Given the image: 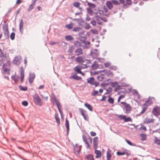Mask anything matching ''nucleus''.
Listing matches in <instances>:
<instances>
[{"label": "nucleus", "instance_id": "obj_1", "mask_svg": "<svg viewBox=\"0 0 160 160\" xmlns=\"http://www.w3.org/2000/svg\"><path fill=\"white\" fill-rule=\"evenodd\" d=\"M3 22L4 24L2 25V30L5 37L6 39H8L9 38L8 23L7 22V21H4Z\"/></svg>", "mask_w": 160, "mask_h": 160}, {"label": "nucleus", "instance_id": "obj_2", "mask_svg": "<svg viewBox=\"0 0 160 160\" xmlns=\"http://www.w3.org/2000/svg\"><path fill=\"white\" fill-rule=\"evenodd\" d=\"M34 101L35 103L39 106H42V105L41 102V100L40 98L37 93H35L33 96Z\"/></svg>", "mask_w": 160, "mask_h": 160}, {"label": "nucleus", "instance_id": "obj_3", "mask_svg": "<svg viewBox=\"0 0 160 160\" xmlns=\"http://www.w3.org/2000/svg\"><path fill=\"white\" fill-rule=\"evenodd\" d=\"M79 110L84 120L86 121H88L89 118L87 111L82 108H79Z\"/></svg>", "mask_w": 160, "mask_h": 160}, {"label": "nucleus", "instance_id": "obj_4", "mask_svg": "<svg viewBox=\"0 0 160 160\" xmlns=\"http://www.w3.org/2000/svg\"><path fill=\"white\" fill-rule=\"evenodd\" d=\"M121 104L124 106L126 110V113H130L132 111V107L129 104L127 103L126 102H122Z\"/></svg>", "mask_w": 160, "mask_h": 160}, {"label": "nucleus", "instance_id": "obj_5", "mask_svg": "<svg viewBox=\"0 0 160 160\" xmlns=\"http://www.w3.org/2000/svg\"><path fill=\"white\" fill-rule=\"evenodd\" d=\"M83 65H85V67H83L82 66L78 65L75 67L74 68V70L77 73H79L81 71V69H85L90 67L89 66H88L87 64H82Z\"/></svg>", "mask_w": 160, "mask_h": 160}, {"label": "nucleus", "instance_id": "obj_6", "mask_svg": "<svg viewBox=\"0 0 160 160\" xmlns=\"http://www.w3.org/2000/svg\"><path fill=\"white\" fill-rule=\"evenodd\" d=\"M118 118L120 120H123L125 122L132 121V119L130 117H127L125 115H120L118 116Z\"/></svg>", "mask_w": 160, "mask_h": 160}, {"label": "nucleus", "instance_id": "obj_7", "mask_svg": "<svg viewBox=\"0 0 160 160\" xmlns=\"http://www.w3.org/2000/svg\"><path fill=\"white\" fill-rule=\"evenodd\" d=\"M21 62V57L20 56L15 57L12 61V63L15 65H19Z\"/></svg>", "mask_w": 160, "mask_h": 160}, {"label": "nucleus", "instance_id": "obj_8", "mask_svg": "<svg viewBox=\"0 0 160 160\" xmlns=\"http://www.w3.org/2000/svg\"><path fill=\"white\" fill-rule=\"evenodd\" d=\"M152 112L153 114L156 116H159L160 115V111L158 106H156L153 108L152 111Z\"/></svg>", "mask_w": 160, "mask_h": 160}, {"label": "nucleus", "instance_id": "obj_9", "mask_svg": "<svg viewBox=\"0 0 160 160\" xmlns=\"http://www.w3.org/2000/svg\"><path fill=\"white\" fill-rule=\"evenodd\" d=\"M36 77V75L34 73H30L28 78L29 82L30 84L32 83Z\"/></svg>", "mask_w": 160, "mask_h": 160}, {"label": "nucleus", "instance_id": "obj_10", "mask_svg": "<svg viewBox=\"0 0 160 160\" xmlns=\"http://www.w3.org/2000/svg\"><path fill=\"white\" fill-rule=\"evenodd\" d=\"M90 55L93 59L97 58H98L99 55V53L91 50Z\"/></svg>", "mask_w": 160, "mask_h": 160}, {"label": "nucleus", "instance_id": "obj_11", "mask_svg": "<svg viewBox=\"0 0 160 160\" xmlns=\"http://www.w3.org/2000/svg\"><path fill=\"white\" fill-rule=\"evenodd\" d=\"M65 125L67 129V135L68 136L69 131V121L67 118H66Z\"/></svg>", "mask_w": 160, "mask_h": 160}, {"label": "nucleus", "instance_id": "obj_12", "mask_svg": "<svg viewBox=\"0 0 160 160\" xmlns=\"http://www.w3.org/2000/svg\"><path fill=\"white\" fill-rule=\"evenodd\" d=\"M23 22L22 19H20V22L19 25L20 32L21 34L23 33Z\"/></svg>", "mask_w": 160, "mask_h": 160}, {"label": "nucleus", "instance_id": "obj_13", "mask_svg": "<svg viewBox=\"0 0 160 160\" xmlns=\"http://www.w3.org/2000/svg\"><path fill=\"white\" fill-rule=\"evenodd\" d=\"M87 82L88 83H90L91 85H93V83L95 81V78L93 77H91L88 78L87 79Z\"/></svg>", "mask_w": 160, "mask_h": 160}, {"label": "nucleus", "instance_id": "obj_14", "mask_svg": "<svg viewBox=\"0 0 160 160\" xmlns=\"http://www.w3.org/2000/svg\"><path fill=\"white\" fill-rule=\"evenodd\" d=\"M107 8L109 10H111L113 7V5L111 1H107L106 3Z\"/></svg>", "mask_w": 160, "mask_h": 160}, {"label": "nucleus", "instance_id": "obj_15", "mask_svg": "<svg viewBox=\"0 0 160 160\" xmlns=\"http://www.w3.org/2000/svg\"><path fill=\"white\" fill-rule=\"evenodd\" d=\"M70 78H73L76 80H82V78L81 77H80L77 75L76 73H75L73 75L71 76L70 77Z\"/></svg>", "mask_w": 160, "mask_h": 160}, {"label": "nucleus", "instance_id": "obj_16", "mask_svg": "<svg viewBox=\"0 0 160 160\" xmlns=\"http://www.w3.org/2000/svg\"><path fill=\"white\" fill-rule=\"evenodd\" d=\"M95 153L96 154L95 157L96 158H98L101 157L102 153L100 151L97 149L95 150Z\"/></svg>", "mask_w": 160, "mask_h": 160}, {"label": "nucleus", "instance_id": "obj_17", "mask_svg": "<svg viewBox=\"0 0 160 160\" xmlns=\"http://www.w3.org/2000/svg\"><path fill=\"white\" fill-rule=\"evenodd\" d=\"M75 52L77 55H79L83 53L82 50L81 48H79L76 49Z\"/></svg>", "mask_w": 160, "mask_h": 160}, {"label": "nucleus", "instance_id": "obj_18", "mask_svg": "<svg viewBox=\"0 0 160 160\" xmlns=\"http://www.w3.org/2000/svg\"><path fill=\"white\" fill-rule=\"evenodd\" d=\"M76 61L78 63H82V64L84 62V60L81 57H78L76 58Z\"/></svg>", "mask_w": 160, "mask_h": 160}, {"label": "nucleus", "instance_id": "obj_19", "mask_svg": "<svg viewBox=\"0 0 160 160\" xmlns=\"http://www.w3.org/2000/svg\"><path fill=\"white\" fill-rule=\"evenodd\" d=\"M11 78L16 83L18 82L19 79V76H16V74L14 76H12Z\"/></svg>", "mask_w": 160, "mask_h": 160}, {"label": "nucleus", "instance_id": "obj_20", "mask_svg": "<svg viewBox=\"0 0 160 160\" xmlns=\"http://www.w3.org/2000/svg\"><path fill=\"white\" fill-rule=\"evenodd\" d=\"M98 67V64L97 63L96 61H94V63L91 66L92 69L94 70L97 69Z\"/></svg>", "mask_w": 160, "mask_h": 160}, {"label": "nucleus", "instance_id": "obj_21", "mask_svg": "<svg viewBox=\"0 0 160 160\" xmlns=\"http://www.w3.org/2000/svg\"><path fill=\"white\" fill-rule=\"evenodd\" d=\"M84 106L86 107L90 111H92L93 110L92 107L90 104L88 103H85L84 104Z\"/></svg>", "mask_w": 160, "mask_h": 160}, {"label": "nucleus", "instance_id": "obj_22", "mask_svg": "<svg viewBox=\"0 0 160 160\" xmlns=\"http://www.w3.org/2000/svg\"><path fill=\"white\" fill-rule=\"evenodd\" d=\"M85 159H86L88 160H94V157L92 154H89L88 155L86 156Z\"/></svg>", "mask_w": 160, "mask_h": 160}, {"label": "nucleus", "instance_id": "obj_23", "mask_svg": "<svg viewBox=\"0 0 160 160\" xmlns=\"http://www.w3.org/2000/svg\"><path fill=\"white\" fill-rule=\"evenodd\" d=\"M145 120L144 123L147 124L151 122H152L154 121V120L153 119H150L148 118H145Z\"/></svg>", "mask_w": 160, "mask_h": 160}, {"label": "nucleus", "instance_id": "obj_24", "mask_svg": "<svg viewBox=\"0 0 160 160\" xmlns=\"http://www.w3.org/2000/svg\"><path fill=\"white\" fill-rule=\"evenodd\" d=\"M11 63V61H7L6 62L3 64L2 68H4L7 67H10Z\"/></svg>", "mask_w": 160, "mask_h": 160}, {"label": "nucleus", "instance_id": "obj_25", "mask_svg": "<svg viewBox=\"0 0 160 160\" xmlns=\"http://www.w3.org/2000/svg\"><path fill=\"white\" fill-rule=\"evenodd\" d=\"M86 2H87V5L89 7V8H94L96 7V5L95 4L88 2L87 1H86Z\"/></svg>", "mask_w": 160, "mask_h": 160}, {"label": "nucleus", "instance_id": "obj_26", "mask_svg": "<svg viewBox=\"0 0 160 160\" xmlns=\"http://www.w3.org/2000/svg\"><path fill=\"white\" fill-rule=\"evenodd\" d=\"M73 146L74 152L76 154H78L79 153V152L80 151V150H78L76 149L78 148V144H76L75 145H73Z\"/></svg>", "mask_w": 160, "mask_h": 160}, {"label": "nucleus", "instance_id": "obj_27", "mask_svg": "<svg viewBox=\"0 0 160 160\" xmlns=\"http://www.w3.org/2000/svg\"><path fill=\"white\" fill-rule=\"evenodd\" d=\"M0 57L7 58V54L6 52L4 53L2 52L1 49L0 48Z\"/></svg>", "mask_w": 160, "mask_h": 160}, {"label": "nucleus", "instance_id": "obj_28", "mask_svg": "<svg viewBox=\"0 0 160 160\" xmlns=\"http://www.w3.org/2000/svg\"><path fill=\"white\" fill-rule=\"evenodd\" d=\"M55 119L58 125L59 126L60 124V120L58 115L56 113L55 114Z\"/></svg>", "mask_w": 160, "mask_h": 160}, {"label": "nucleus", "instance_id": "obj_29", "mask_svg": "<svg viewBox=\"0 0 160 160\" xmlns=\"http://www.w3.org/2000/svg\"><path fill=\"white\" fill-rule=\"evenodd\" d=\"M105 74L108 77H113L114 76V74L110 70H108L107 72H106Z\"/></svg>", "mask_w": 160, "mask_h": 160}, {"label": "nucleus", "instance_id": "obj_30", "mask_svg": "<svg viewBox=\"0 0 160 160\" xmlns=\"http://www.w3.org/2000/svg\"><path fill=\"white\" fill-rule=\"evenodd\" d=\"M65 39L68 41H71L74 39L73 37L71 35L66 36Z\"/></svg>", "mask_w": 160, "mask_h": 160}, {"label": "nucleus", "instance_id": "obj_31", "mask_svg": "<svg viewBox=\"0 0 160 160\" xmlns=\"http://www.w3.org/2000/svg\"><path fill=\"white\" fill-rule=\"evenodd\" d=\"M108 101L111 104H113L114 102V99L111 97V95L108 96Z\"/></svg>", "mask_w": 160, "mask_h": 160}, {"label": "nucleus", "instance_id": "obj_32", "mask_svg": "<svg viewBox=\"0 0 160 160\" xmlns=\"http://www.w3.org/2000/svg\"><path fill=\"white\" fill-rule=\"evenodd\" d=\"M73 25V23L71 22V23L67 24L65 25V28H67L68 30H71L72 28Z\"/></svg>", "mask_w": 160, "mask_h": 160}, {"label": "nucleus", "instance_id": "obj_33", "mask_svg": "<svg viewBox=\"0 0 160 160\" xmlns=\"http://www.w3.org/2000/svg\"><path fill=\"white\" fill-rule=\"evenodd\" d=\"M87 38L86 36H81L79 38V40L81 41L82 43H84L85 41L86 40Z\"/></svg>", "mask_w": 160, "mask_h": 160}, {"label": "nucleus", "instance_id": "obj_34", "mask_svg": "<svg viewBox=\"0 0 160 160\" xmlns=\"http://www.w3.org/2000/svg\"><path fill=\"white\" fill-rule=\"evenodd\" d=\"M127 143L129 145L131 146H137L134 143L132 142L130 140L126 139L125 140Z\"/></svg>", "mask_w": 160, "mask_h": 160}, {"label": "nucleus", "instance_id": "obj_35", "mask_svg": "<svg viewBox=\"0 0 160 160\" xmlns=\"http://www.w3.org/2000/svg\"><path fill=\"white\" fill-rule=\"evenodd\" d=\"M74 44L77 47H81L82 46V44L78 41H76L74 42Z\"/></svg>", "mask_w": 160, "mask_h": 160}, {"label": "nucleus", "instance_id": "obj_36", "mask_svg": "<svg viewBox=\"0 0 160 160\" xmlns=\"http://www.w3.org/2000/svg\"><path fill=\"white\" fill-rule=\"evenodd\" d=\"M20 89L22 91H26L28 90V87L26 86L23 87L21 85L19 86Z\"/></svg>", "mask_w": 160, "mask_h": 160}, {"label": "nucleus", "instance_id": "obj_37", "mask_svg": "<svg viewBox=\"0 0 160 160\" xmlns=\"http://www.w3.org/2000/svg\"><path fill=\"white\" fill-rule=\"evenodd\" d=\"M106 92L105 93L104 95L109 94L112 90V89L110 87H109L108 89H106Z\"/></svg>", "mask_w": 160, "mask_h": 160}, {"label": "nucleus", "instance_id": "obj_38", "mask_svg": "<svg viewBox=\"0 0 160 160\" xmlns=\"http://www.w3.org/2000/svg\"><path fill=\"white\" fill-rule=\"evenodd\" d=\"M82 29V28L79 27H74L72 29V31L77 32Z\"/></svg>", "mask_w": 160, "mask_h": 160}, {"label": "nucleus", "instance_id": "obj_39", "mask_svg": "<svg viewBox=\"0 0 160 160\" xmlns=\"http://www.w3.org/2000/svg\"><path fill=\"white\" fill-rule=\"evenodd\" d=\"M2 69H3L5 73L8 75L10 74V69L6 68H2Z\"/></svg>", "mask_w": 160, "mask_h": 160}, {"label": "nucleus", "instance_id": "obj_40", "mask_svg": "<svg viewBox=\"0 0 160 160\" xmlns=\"http://www.w3.org/2000/svg\"><path fill=\"white\" fill-rule=\"evenodd\" d=\"M140 136L141 137V140L142 141H144L146 139V136L145 134L142 133L140 135Z\"/></svg>", "mask_w": 160, "mask_h": 160}, {"label": "nucleus", "instance_id": "obj_41", "mask_svg": "<svg viewBox=\"0 0 160 160\" xmlns=\"http://www.w3.org/2000/svg\"><path fill=\"white\" fill-rule=\"evenodd\" d=\"M98 91L96 90H94L93 92L91 93V95L92 96H95L96 95H98V96L100 95V94H98Z\"/></svg>", "mask_w": 160, "mask_h": 160}, {"label": "nucleus", "instance_id": "obj_42", "mask_svg": "<svg viewBox=\"0 0 160 160\" xmlns=\"http://www.w3.org/2000/svg\"><path fill=\"white\" fill-rule=\"evenodd\" d=\"M154 143L158 145H160V139L156 137L155 138Z\"/></svg>", "mask_w": 160, "mask_h": 160}, {"label": "nucleus", "instance_id": "obj_43", "mask_svg": "<svg viewBox=\"0 0 160 160\" xmlns=\"http://www.w3.org/2000/svg\"><path fill=\"white\" fill-rule=\"evenodd\" d=\"M146 102L147 103V107H148L152 104V102L151 99L148 98L146 101Z\"/></svg>", "mask_w": 160, "mask_h": 160}, {"label": "nucleus", "instance_id": "obj_44", "mask_svg": "<svg viewBox=\"0 0 160 160\" xmlns=\"http://www.w3.org/2000/svg\"><path fill=\"white\" fill-rule=\"evenodd\" d=\"M123 152H124L125 154H126L127 156H128L131 155V153H130V151L126 149H124V150L123 151Z\"/></svg>", "mask_w": 160, "mask_h": 160}, {"label": "nucleus", "instance_id": "obj_45", "mask_svg": "<svg viewBox=\"0 0 160 160\" xmlns=\"http://www.w3.org/2000/svg\"><path fill=\"white\" fill-rule=\"evenodd\" d=\"M112 4H114L116 5H118L120 4V3H119L118 1L117 0H112L111 1Z\"/></svg>", "mask_w": 160, "mask_h": 160}, {"label": "nucleus", "instance_id": "obj_46", "mask_svg": "<svg viewBox=\"0 0 160 160\" xmlns=\"http://www.w3.org/2000/svg\"><path fill=\"white\" fill-rule=\"evenodd\" d=\"M90 73L91 76H92L94 75L98 74L100 73H101L100 70L98 71H94V72H93L92 71L90 72Z\"/></svg>", "mask_w": 160, "mask_h": 160}, {"label": "nucleus", "instance_id": "obj_47", "mask_svg": "<svg viewBox=\"0 0 160 160\" xmlns=\"http://www.w3.org/2000/svg\"><path fill=\"white\" fill-rule=\"evenodd\" d=\"M147 109V107H144L142 108V109L141 112L139 114V115H140L141 114H143L146 111V110Z\"/></svg>", "mask_w": 160, "mask_h": 160}, {"label": "nucleus", "instance_id": "obj_48", "mask_svg": "<svg viewBox=\"0 0 160 160\" xmlns=\"http://www.w3.org/2000/svg\"><path fill=\"white\" fill-rule=\"evenodd\" d=\"M112 155L110 153V150L108 149L107 153V158H111Z\"/></svg>", "mask_w": 160, "mask_h": 160}, {"label": "nucleus", "instance_id": "obj_49", "mask_svg": "<svg viewBox=\"0 0 160 160\" xmlns=\"http://www.w3.org/2000/svg\"><path fill=\"white\" fill-rule=\"evenodd\" d=\"M73 5L75 7L78 8L80 5V3L79 2H75L73 3Z\"/></svg>", "mask_w": 160, "mask_h": 160}, {"label": "nucleus", "instance_id": "obj_50", "mask_svg": "<svg viewBox=\"0 0 160 160\" xmlns=\"http://www.w3.org/2000/svg\"><path fill=\"white\" fill-rule=\"evenodd\" d=\"M111 86L114 88L118 85V82L116 81L112 82H111Z\"/></svg>", "mask_w": 160, "mask_h": 160}, {"label": "nucleus", "instance_id": "obj_51", "mask_svg": "<svg viewBox=\"0 0 160 160\" xmlns=\"http://www.w3.org/2000/svg\"><path fill=\"white\" fill-rule=\"evenodd\" d=\"M21 72L20 75L21 76H24V71L23 67L22 66L20 67Z\"/></svg>", "mask_w": 160, "mask_h": 160}, {"label": "nucleus", "instance_id": "obj_52", "mask_svg": "<svg viewBox=\"0 0 160 160\" xmlns=\"http://www.w3.org/2000/svg\"><path fill=\"white\" fill-rule=\"evenodd\" d=\"M121 86L120 85H118L114 89V91L117 92L118 90H120L122 88H121Z\"/></svg>", "mask_w": 160, "mask_h": 160}, {"label": "nucleus", "instance_id": "obj_53", "mask_svg": "<svg viewBox=\"0 0 160 160\" xmlns=\"http://www.w3.org/2000/svg\"><path fill=\"white\" fill-rule=\"evenodd\" d=\"M102 13H101V12H99V13L100 14V15H104V16H105L107 17H109L110 15V13H107V14H104V11H102Z\"/></svg>", "mask_w": 160, "mask_h": 160}, {"label": "nucleus", "instance_id": "obj_54", "mask_svg": "<svg viewBox=\"0 0 160 160\" xmlns=\"http://www.w3.org/2000/svg\"><path fill=\"white\" fill-rule=\"evenodd\" d=\"M15 33L14 32H12L10 34V37L11 40H13L15 39Z\"/></svg>", "mask_w": 160, "mask_h": 160}, {"label": "nucleus", "instance_id": "obj_55", "mask_svg": "<svg viewBox=\"0 0 160 160\" xmlns=\"http://www.w3.org/2000/svg\"><path fill=\"white\" fill-rule=\"evenodd\" d=\"M85 24H86V26L84 27V28L88 30V29H90V28H91V27L90 26V25L89 24V23L86 22Z\"/></svg>", "mask_w": 160, "mask_h": 160}, {"label": "nucleus", "instance_id": "obj_56", "mask_svg": "<svg viewBox=\"0 0 160 160\" xmlns=\"http://www.w3.org/2000/svg\"><path fill=\"white\" fill-rule=\"evenodd\" d=\"M109 69L110 70H114L115 71H116L118 69V68L116 66H112L109 67Z\"/></svg>", "mask_w": 160, "mask_h": 160}, {"label": "nucleus", "instance_id": "obj_57", "mask_svg": "<svg viewBox=\"0 0 160 160\" xmlns=\"http://www.w3.org/2000/svg\"><path fill=\"white\" fill-rule=\"evenodd\" d=\"M74 49H75V47L73 46H72L69 49L68 51L70 53H72L73 52Z\"/></svg>", "mask_w": 160, "mask_h": 160}, {"label": "nucleus", "instance_id": "obj_58", "mask_svg": "<svg viewBox=\"0 0 160 160\" xmlns=\"http://www.w3.org/2000/svg\"><path fill=\"white\" fill-rule=\"evenodd\" d=\"M90 31L93 34H98V31L96 29H91L90 30Z\"/></svg>", "mask_w": 160, "mask_h": 160}, {"label": "nucleus", "instance_id": "obj_59", "mask_svg": "<svg viewBox=\"0 0 160 160\" xmlns=\"http://www.w3.org/2000/svg\"><path fill=\"white\" fill-rule=\"evenodd\" d=\"M117 155L118 156H122L124 155H125V153L124 152H121L119 151H118L116 152Z\"/></svg>", "mask_w": 160, "mask_h": 160}, {"label": "nucleus", "instance_id": "obj_60", "mask_svg": "<svg viewBox=\"0 0 160 160\" xmlns=\"http://www.w3.org/2000/svg\"><path fill=\"white\" fill-rule=\"evenodd\" d=\"M93 148L94 150L97 149L98 147V142H93Z\"/></svg>", "mask_w": 160, "mask_h": 160}, {"label": "nucleus", "instance_id": "obj_61", "mask_svg": "<svg viewBox=\"0 0 160 160\" xmlns=\"http://www.w3.org/2000/svg\"><path fill=\"white\" fill-rule=\"evenodd\" d=\"M22 105L24 106H28V102L27 101H22Z\"/></svg>", "mask_w": 160, "mask_h": 160}, {"label": "nucleus", "instance_id": "obj_62", "mask_svg": "<svg viewBox=\"0 0 160 160\" xmlns=\"http://www.w3.org/2000/svg\"><path fill=\"white\" fill-rule=\"evenodd\" d=\"M132 93L134 95H137L138 93L137 90L136 89H133L132 91Z\"/></svg>", "mask_w": 160, "mask_h": 160}, {"label": "nucleus", "instance_id": "obj_63", "mask_svg": "<svg viewBox=\"0 0 160 160\" xmlns=\"http://www.w3.org/2000/svg\"><path fill=\"white\" fill-rule=\"evenodd\" d=\"M87 10L89 14H92V13L93 12V11L91 10V8H87Z\"/></svg>", "mask_w": 160, "mask_h": 160}, {"label": "nucleus", "instance_id": "obj_64", "mask_svg": "<svg viewBox=\"0 0 160 160\" xmlns=\"http://www.w3.org/2000/svg\"><path fill=\"white\" fill-rule=\"evenodd\" d=\"M90 23L94 26H95L96 25L97 22L95 20H93L91 21Z\"/></svg>", "mask_w": 160, "mask_h": 160}]
</instances>
